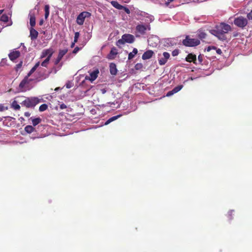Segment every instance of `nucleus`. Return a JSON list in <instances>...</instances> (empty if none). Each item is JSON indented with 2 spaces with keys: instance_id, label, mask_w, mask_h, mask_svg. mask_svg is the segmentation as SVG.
<instances>
[{
  "instance_id": "1",
  "label": "nucleus",
  "mask_w": 252,
  "mask_h": 252,
  "mask_svg": "<svg viewBox=\"0 0 252 252\" xmlns=\"http://www.w3.org/2000/svg\"><path fill=\"white\" fill-rule=\"evenodd\" d=\"M231 29V27L228 24L221 23L220 25L216 26V29L211 30L210 32L219 39L224 40L226 39L225 34L227 33Z\"/></svg>"
},
{
  "instance_id": "2",
  "label": "nucleus",
  "mask_w": 252,
  "mask_h": 252,
  "mask_svg": "<svg viewBox=\"0 0 252 252\" xmlns=\"http://www.w3.org/2000/svg\"><path fill=\"white\" fill-rule=\"evenodd\" d=\"M183 44L187 47H194L200 44V40L197 39L190 38L189 35L186 36V38L183 40Z\"/></svg>"
},
{
  "instance_id": "3",
  "label": "nucleus",
  "mask_w": 252,
  "mask_h": 252,
  "mask_svg": "<svg viewBox=\"0 0 252 252\" xmlns=\"http://www.w3.org/2000/svg\"><path fill=\"white\" fill-rule=\"evenodd\" d=\"M39 102L40 99L37 97L28 98L23 101L24 104L27 107H34Z\"/></svg>"
},
{
  "instance_id": "4",
  "label": "nucleus",
  "mask_w": 252,
  "mask_h": 252,
  "mask_svg": "<svg viewBox=\"0 0 252 252\" xmlns=\"http://www.w3.org/2000/svg\"><path fill=\"white\" fill-rule=\"evenodd\" d=\"M234 23L237 27L243 28L247 25L248 20L246 18L240 16L234 19Z\"/></svg>"
},
{
  "instance_id": "5",
  "label": "nucleus",
  "mask_w": 252,
  "mask_h": 252,
  "mask_svg": "<svg viewBox=\"0 0 252 252\" xmlns=\"http://www.w3.org/2000/svg\"><path fill=\"white\" fill-rule=\"evenodd\" d=\"M91 14L89 12L84 11L79 14L76 19V22L79 25H82L86 18L90 17Z\"/></svg>"
},
{
  "instance_id": "6",
  "label": "nucleus",
  "mask_w": 252,
  "mask_h": 252,
  "mask_svg": "<svg viewBox=\"0 0 252 252\" xmlns=\"http://www.w3.org/2000/svg\"><path fill=\"white\" fill-rule=\"evenodd\" d=\"M150 31L151 30L150 26L149 25H144L143 24H138L136 27V31L141 35H144L146 33L147 30Z\"/></svg>"
},
{
  "instance_id": "7",
  "label": "nucleus",
  "mask_w": 252,
  "mask_h": 252,
  "mask_svg": "<svg viewBox=\"0 0 252 252\" xmlns=\"http://www.w3.org/2000/svg\"><path fill=\"white\" fill-rule=\"evenodd\" d=\"M54 53V50L52 48L43 50L41 53V58H51Z\"/></svg>"
},
{
  "instance_id": "8",
  "label": "nucleus",
  "mask_w": 252,
  "mask_h": 252,
  "mask_svg": "<svg viewBox=\"0 0 252 252\" xmlns=\"http://www.w3.org/2000/svg\"><path fill=\"white\" fill-rule=\"evenodd\" d=\"M99 70L98 69H96L94 70L93 71L91 72L90 73V77L89 76H86L85 77V79L86 80H89L90 81H91V82H93L94 81V80H95L97 76H98V74H99Z\"/></svg>"
},
{
  "instance_id": "9",
  "label": "nucleus",
  "mask_w": 252,
  "mask_h": 252,
  "mask_svg": "<svg viewBox=\"0 0 252 252\" xmlns=\"http://www.w3.org/2000/svg\"><path fill=\"white\" fill-rule=\"evenodd\" d=\"M163 58L158 59V63L160 65H164L167 63L170 56L169 53L166 52H163Z\"/></svg>"
},
{
  "instance_id": "10",
  "label": "nucleus",
  "mask_w": 252,
  "mask_h": 252,
  "mask_svg": "<svg viewBox=\"0 0 252 252\" xmlns=\"http://www.w3.org/2000/svg\"><path fill=\"white\" fill-rule=\"evenodd\" d=\"M122 38L125 40V43H132L135 40L134 36L130 34H125L122 35Z\"/></svg>"
},
{
  "instance_id": "11",
  "label": "nucleus",
  "mask_w": 252,
  "mask_h": 252,
  "mask_svg": "<svg viewBox=\"0 0 252 252\" xmlns=\"http://www.w3.org/2000/svg\"><path fill=\"white\" fill-rule=\"evenodd\" d=\"M38 35V32L33 27H31L30 29V37L32 41L35 40L37 38Z\"/></svg>"
},
{
  "instance_id": "12",
  "label": "nucleus",
  "mask_w": 252,
  "mask_h": 252,
  "mask_svg": "<svg viewBox=\"0 0 252 252\" xmlns=\"http://www.w3.org/2000/svg\"><path fill=\"white\" fill-rule=\"evenodd\" d=\"M154 54V52L152 50H149L144 53L142 55V58L144 60H148L151 58Z\"/></svg>"
},
{
  "instance_id": "13",
  "label": "nucleus",
  "mask_w": 252,
  "mask_h": 252,
  "mask_svg": "<svg viewBox=\"0 0 252 252\" xmlns=\"http://www.w3.org/2000/svg\"><path fill=\"white\" fill-rule=\"evenodd\" d=\"M117 49L114 47L111 48L109 54L107 55V58L109 60H113L115 58V56L117 55Z\"/></svg>"
},
{
  "instance_id": "14",
  "label": "nucleus",
  "mask_w": 252,
  "mask_h": 252,
  "mask_svg": "<svg viewBox=\"0 0 252 252\" xmlns=\"http://www.w3.org/2000/svg\"><path fill=\"white\" fill-rule=\"evenodd\" d=\"M30 17V24L31 27H34L35 25V16L33 13L32 11L30 12L29 14Z\"/></svg>"
},
{
  "instance_id": "15",
  "label": "nucleus",
  "mask_w": 252,
  "mask_h": 252,
  "mask_svg": "<svg viewBox=\"0 0 252 252\" xmlns=\"http://www.w3.org/2000/svg\"><path fill=\"white\" fill-rule=\"evenodd\" d=\"M186 61L188 62L191 63L193 62L194 63H196V57L195 55L190 53L188 55L186 58Z\"/></svg>"
},
{
  "instance_id": "16",
  "label": "nucleus",
  "mask_w": 252,
  "mask_h": 252,
  "mask_svg": "<svg viewBox=\"0 0 252 252\" xmlns=\"http://www.w3.org/2000/svg\"><path fill=\"white\" fill-rule=\"evenodd\" d=\"M110 73L113 75H116L117 73L116 65L114 63H111L109 65Z\"/></svg>"
},
{
  "instance_id": "17",
  "label": "nucleus",
  "mask_w": 252,
  "mask_h": 252,
  "mask_svg": "<svg viewBox=\"0 0 252 252\" xmlns=\"http://www.w3.org/2000/svg\"><path fill=\"white\" fill-rule=\"evenodd\" d=\"M8 57L13 63L16 62V49H13L11 50L10 52L8 54Z\"/></svg>"
},
{
  "instance_id": "18",
  "label": "nucleus",
  "mask_w": 252,
  "mask_h": 252,
  "mask_svg": "<svg viewBox=\"0 0 252 252\" xmlns=\"http://www.w3.org/2000/svg\"><path fill=\"white\" fill-rule=\"evenodd\" d=\"M212 50H215L216 53L219 55H220L222 53L221 50L219 48H217L215 46H208L206 49L207 52H210Z\"/></svg>"
},
{
  "instance_id": "19",
  "label": "nucleus",
  "mask_w": 252,
  "mask_h": 252,
  "mask_svg": "<svg viewBox=\"0 0 252 252\" xmlns=\"http://www.w3.org/2000/svg\"><path fill=\"white\" fill-rule=\"evenodd\" d=\"M111 4L113 7L119 10H122L123 8V5L119 4V2L117 1H111Z\"/></svg>"
},
{
  "instance_id": "20",
  "label": "nucleus",
  "mask_w": 252,
  "mask_h": 252,
  "mask_svg": "<svg viewBox=\"0 0 252 252\" xmlns=\"http://www.w3.org/2000/svg\"><path fill=\"white\" fill-rule=\"evenodd\" d=\"M31 119L32 121V124L33 126H35L36 125H38L41 122V119L39 117L36 118H32V117L31 118Z\"/></svg>"
},
{
  "instance_id": "21",
  "label": "nucleus",
  "mask_w": 252,
  "mask_h": 252,
  "mask_svg": "<svg viewBox=\"0 0 252 252\" xmlns=\"http://www.w3.org/2000/svg\"><path fill=\"white\" fill-rule=\"evenodd\" d=\"M25 130L27 133L29 134L36 131L35 128L30 125L27 126L25 127Z\"/></svg>"
},
{
  "instance_id": "22",
  "label": "nucleus",
  "mask_w": 252,
  "mask_h": 252,
  "mask_svg": "<svg viewBox=\"0 0 252 252\" xmlns=\"http://www.w3.org/2000/svg\"><path fill=\"white\" fill-rule=\"evenodd\" d=\"M138 53V50L136 48H134L132 51L128 54V59L130 60L132 59L135 55H136Z\"/></svg>"
},
{
  "instance_id": "23",
  "label": "nucleus",
  "mask_w": 252,
  "mask_h": 252,
  "mask_svg": "<svg viewBox=\"0 0 252 252\" xmlns=\"http://www.w3.org/2000/svg\"><path fill=\"white\" fill-rule=\"evenodd\" d=\"M120 117V115H117V116H115L111 117L108 120L106 121V122L105 123V125H108L112 122L117 120Z\"/></svg>"
},
{
  "instance_id": "24",
  "label": "nucleus",
  "mask_w": 252,
  "mask_h": 252,
  "mask_svg": "<svg viewBox=\"0 0 252 252\" xmlns=\"http://www.w3.org/2000/svg\"><path fill=\"white\" fill-rule=\"evenodd\" d=\"M27 84V81L26 79H24L22 81V82L20 83L19 87V89L21 91H24V88L25 86Z\"/></svg>"
},
{
  "instance_id": "25",
  "label": "nucleus",
  "mask_w": 252,
  "mask_h": 252,
  "mask_svg": "<svg viewBox=\"0 0 252 252\" xmlns=\"http://www.w3.org/2000/svg\"><path fill=\"white\" fill-rule=\"evenodd\" d=\"M8 16L5 14H2L1 16L0 17V21L4 23L7 22L8 21Z\"/></svg>"
},
{
  "instance_id": "26",
  "label": "nucleus",
  "mask_w": 252,
  "mask_h": 252,
  "mask_svg": "<svg viewBox=\"0 0 252 252\" xmlns=\"http://www.w3.org/2000/svg\"><path fill=\"white\" fill-rule=\"evenodd\" d=\"M206 34L205 32L202 31H199L198 33V37L201 39H203L206 38Z\"/></svg>"
},
{
  "instance_id": "27",
  "label": "nucleus",
  "mask_w": 252,
  "mask_h": 252,
  "mask_svg": "<svg viewBox=\"0 0 252 252\" xmlns=\"http://www.w3.org/2000/svg\"><path fill=\"white\" fill-rule=\"evenodd\" d=\"M67 51L68 50L67 49L60 50L59 52L58 56L62 59L63 56L66 54Z\"/></svg>"
},
{
  "instance_id": "28",
  "label": "nucleus",
  "mask_w": 252,
  "mask_h": 252,
  "mask_svg": "<svg viewBox=\"0 0 252 252\" xmlns=\"http://www.w3.org/2000/svg\"><path fill=\"white\" fill-rule=\"evenodd\" d=\"M49 8L50 7L48 5H46L45 6L44 10H45V19H47L49 15V13H50Z\"/></svg>"
},
{
  "instance_id": "29",
  "label": "nucleus",
  "mask_w": 252,
  "mask_h": 252,
  "mask_svg": "<svg viewBox=\"0 0 252 252\" xmlns=\"http://www.w3.org/2000/svg\"><path fill=\"white\" fill-rule=\"evenodd\" d=\"M7 59L6 58L2 59L1 62H0V66H4L5 65H8L7 63Z\"/></svg>"
},
{
  "instance_id": "30",
  "label": "nucleus",
  "mask_w": 252,
  "mask_h": 252,
  "mask_svg": "<svg viewBox=\"0 0 252 252\" xmlns=\"http://www.w3.org/2000/svg\"><path fill=\"white\" fill-rule=\"evenodd\" d=\"M48 108V105L46 104H43L39 106V111L43 112Z\"/></svg>"
},
{
  "instance_id": "31",
  "label": "nucleus",
  "mask_w": 252,
  "mask_h": 252,
  "mask_svg": "<svg viewBox=\"0 0 252 252\" xmlns=\"http://www.w3.org/2000/svg\"><path fill=\"white\" fill-rule=\"evenodd\" d=\"M51 58H47L43 62L41 63V65L44 67H47Z\"/></svg>"
},
{
  "instance_id": "32",
  "label": "nucleus",
  "mask_w": 252,
  "mask_h": 252,
  "mask_svg": "<svg viewBox=\"0 0 252 252\" xmlns=\"http://www.w3.org/2000/svg\"><path fill=\"white\" fill-rule=\"evenodd\" d=\"M182 88H183L182 85H178V86H176V87H175L173 89V92H175V93H176L178 92L179 91H180L182 89Z\"/></svg>"
},
{
  "instance_id": "33",
  "label": "nucleus",
  "mask_w": 252,
  "mask_h": 252,
  "mask_svg": "<svg viewBox=\"0 0 252 252\" xmlns=\"http://www.w3.org/2000/svg\"><path fill=\"white\" fill-rule=\"evenodd\" d=\"M125 43V40L123 39V38L122 37V39H120L117 41L116 42V45L119 46L120 45H123Z\"/></svg>"
},
{
  "instance_id": "34",
  "label": "nucleus",
  "mask_w": 252,
  "mask_h": 252,
  "mask_svg": "<svg viewBox=\"0 0 252 252\" xmlns=\"http://www.w3.org/2000/svg\"><path fill=\"white\" fill-rule=\"evenodd\" d=\"M79 32H76L75 33L74 38V42H77L78 41V38L79 37Z\"/></svg>"
},
{
  "instance_id": "35",
  "label": "nucleus",
  "mask_w": 252,
  "mask_h": 252,
  "mask_svg": "<svg viewBox=\"0 0 252 252\" xmlns=\"http://www.w3.org/2000/svg\"><path fill=\"white\" fill-rule=\"evenodd\" d=\"M179 53V51L178 49H175L172 52V55L174 57L177 56Z\"/></svg>"
},
{
  "instance_id": "36",
  "label": "nucleus",
  "mask_w": 252,
  "mask_h": 252,
  "mask_svg": "<svg viewBox=\"0 0 252 252\" xmlns=\"http://www.w3.org/2000/svg\"><path fill=\"white\" fill-rule=\"evenodd\" d=\"M143 67V65L142 63H137L135 65V68L136 70H138L141 69Z\"/></svg>"
},
{
  "instance_id": "37",
  "label": "nucleus",
  "mask_w": 252,
  "mask_h": 252,
  "mask_svg": "<svg viewBox=\"0 0 252 252\" xmlns=\"http://www.w3.org/2000/svg\"><path fill=\"white\" fill-rule=\"evenodd\" d=\"M8 109L7 107H5L2 104H0V111H3L5 110H7Z\"/></svg>"
},
{
  "instance_id": "38",
  "label": "nucleus",
  "mask_w": 252,
  "mask_h": 252,
  "mask_svg": "<svg viewBox=\"0 0 252 252\" xmlns=\"http://www.w3.org/2000/svg\"><path fill=\"white\" fill-rule=\"evenodd\" d=\"M62 59L61 58H60V57H59L58 56L57 58L56 59V61H55V64L57 65L60 63V62L61 61Z\"/></svg>"
},
{
  "instance_id": "39",
  "label": "nucleus",
  "mask_w": 252,
  "mask_h": 252,
  "mask_svg": "<svg viewBox=\"0 0 252 252\" xmlns=\"http://www.w3.org/2000/svg\"><path fill=\"white\" fill-rule=\"evenodd\" d=\"M122 9H123L127 14H130V10L128 8L124 6H123V8Z\"/></svg>"
},
{
  "instance_id": "40",
  "label": "nucleus",
  "mask_w": 252,
  "mask_h": 252,
  "mask_svg": "<svg viewBox=\"0 0 252 252\" xmlns=\"http://www.w3.org/2000/svg\"><path fill=\"white\" fill-rule=\"evenodd\" d=\"M203 57L202 55H199L198 56V61L199 62V63H202V61H203Z\"/></svg>"
},
{
  "instance_id": "41",
  "label": "nucleus",
  "mask_w": 252,
  "mask_h": 252,
  "mask_svg": "<svg viewBox=\"0 0 252 252\" xmlns=\"http://www.w3.org/2000/svg\"><path fill=\"white\" fill-rule=\"evenodd\" d=\"M35 70L36 69L34 67H33L28 73V76H30L32 73H33L35 71Z\"/></svg>"
},
{
  "instance_id": "42",
  "label": "nucleus",
  "mask_w": 252,
  "mask_h": 252,
  "mask_svg": "<svg viewBox=\"0 0 252 252\" xmlns=\"http://www.w3.org/2000/svg\"><path fill=\"white\" fill-rule=\"evenodd\" d=\"M80 49V48L79 47H76L74 49V50H73V51L72 53H73V54H76V53L79 51V50Z\"/></svg>"
},
{
  "instance_id": "43",
  "label": "nucleus",
  "mask_w": 252,
  "mask_h": 252,
  "mask_svg": "<svg viewBox=\"0 0 252 252\" xmlns=\"http://www.w3.org/2000/svg\"><path fill=\"white\" fill-rule=\"evenodd\" d=\"M174 94H175V92H173V90H172V91H169L167 93L166 96H169L173 95Z\"/></svg>"
},
{
  "instance_id": "44",
  "label": "nucleus",
  "mask_w": 252,
  "mask_h": 252,
  "mask_svg": "<svg viewBox=\"0 0 252 252\" xmlns=\"http://www.w3.org/2000/svg\"><path fill=\"white\" fill-rule=\"evenodd\" d=\"M11 107L14 109L16 110V100H14L13 101L12 103Z\"/></svg>"
},
{
  "instance_id": "45",
  "label": "nucleus",
  "mask_w": 252,
  "mask_h": 252,
  "mask_svg": "<svg viewBox=\"0 0 252 252\" xmlns=\"http://www.w3.org/2000/svg\"><path fill=\"white\" fill-rule=\"evenodd\" d=\"M60 108L61 109H65L66 108V105L64 103H62V104L60 105Z\"/></svg>"
},
{
  "instance_id": "46",
  "label": "nucleus",
  "mask_w": 252,
  "mask_h": 252,
  "mask_svg": "<svg viewBox=\"0 0 252 252\" xmlns=\"http://www.w3.org/2000/svg\"><path fill=\"white\" fill-rule=\"evenodd\" d=\"M170 2H171V1H170V0H167V1H166L165 3V5L166 7H171L170 6Z\"/></svg>"
},
{
  "instance_id": "47",
  "label": "nucleus",
  "mask_w": 252,
  "mask_h": 252,
  "mask_svg": "<svg viewBox=\"0 0 252 252\" xmlns=\"http://www.w3.org/2000/svg\"><path fill=\"white\" fill-rule=\"evenodd\" d=\"M247 17L249 19H252V10L248 14Z\"/></svg>"
},
{
  "instance_id": "48",
  "label": "nucleus",
  "mask_w": 252,
  "mask_h": 252,
  "mask_svg": "<svg viewBox=\"0 0 252 252\" xmlns=\"http://www.w3.org/2000/svg\"><path fill=\"white\" fill-rule=\"evenodd\" d=\"M22 65V62H21L17 64V69L18 68H20L21 67Z\"/></svg>"
},
{
  "instance_id": "49",
  "label": "nucleus",
  "mask_w": 252,
  "mask_h": 252,
  "mask_svg": "<svg viewBox=\"0 0 252 252\" xmlns=\"http://www.w3.org/2000/svg\"><path fill=\"white\" fill-rule=\"evenodd\" d=\"M30 113L27 112L25 113V116L27 117H29L30 116Z\"/></svg>"
},
{
  "instance_id": "50",
  "label": "nucleus",
  "mask_w": 252,
  "mask_h": 252,
  "mask_svg": "<svg viewBox=\"0 0 252 252\" xmlns=\"http://www.w3.org/2000/svg\"><path fill=\"white\" fill-rule=\"evenodd\" d=\"M39 65V62H38V63H36V64L34 65V66L33 67L36 69V68L38 67Z\"/></svg>"
},
{
  "instance_id": "51",
  "label": "nucleus",
  "mask_w": 252,
  "mask_h": 252,
  "mask_svg": "<svg viewBox=\"0 0 252 252\" xmlns=\"http://www.w3.org/2000/svg\"><path fill=\"white\" fill-rule=\"evenodd\" d=\"M44 21L43 19H41L39 21V25L40 26H42L43 24Z\"/></svg>"
},
{
  "instance_id": "52",
  "label": "nucleus",
  "mask_w": 252,
  "mask_h": 252,
  "mask_svg": "<svg viewBox=\"0 0 252 252\" xmlns=\"http://www.w3.org/2000/svg\"><path fill=\"white\" fill-rule=\"evenodd\" d=\"M75 43L76 42H74V41H73V42L71 44V46H70L71 48L74 47Z\"/></svg>"
},
{
  "instance_id": "53",
  "label": "nucleus",
  "mask_w": 252,
  "mask_h": 252,
  "mask_svg": "<svg viewBox=\"0 0 252 252\" xmlns=\"http://www.w3.org/2000/svg\"><path fill=\"white\" fill-rule=\"evenodd\" d=\"M20 55V53L19 51H17V58H18Z\"/></svg>"
},
{
  "instance_id": "54",
  "label": "nucleus",
  "mask_w": 252,
  "mask_h": 252,
  "mask_svg": "<svg viewBox=\"0 0 252 252\" xmlns=\"http://www.w3.org/2000/svg\"><path fill=\"white\" fill-rule=\"evenodd\" d=\"M3 10H0V17L1 16Z\"/></svg>"
},
{
  "instance_id": "55",
  "label": "nucleus",
  "mask_w": 252,
  "mask_h": 252,
  "mask_svg": "<svg viewBox=\"0 0 252 252\" xmlns=\"http://www.w3.org/2000/svg\"><path fill=\"white\" fill-rule=\"evenodd\" d=\"M101 91H102V93L103 94L105 93V92H106V90H105V89H103V90H101Z\"/></svg>"
},
{
  "instance_id": "56",
  "label": "nucleus",
  "mask_w": 252,
  "mask_h": 252,
  "mask_svg": "<svg viewBox=\"0 0 252 252\" xmlns=\"http://www.w3.org/2000/svg\"><path fill=\"white\" fill-rule=\"evenodd\" d=\"M20 108V105L17 104V110L19 109Z\"/></svg>"
},
{
  "instance_id": "57",
  "label": "nucleus",
  "mask_w": 252,
  "mask_h": 252,
  "mask_svg": "<svg viewBox=\"0 0 252 252\" xmlns=\"http://www.w3.org/2000/svg\"><path fill=\"white\" fill-rule=\"evenodd\" d=\"M237 35H238V33L234 34L233 35V36H234V37H236V36H237Z\"/></svg>"
},
{
  "instance_id": "58",
  "label": "nucleus",
  "mask_w": 252,
  "mask_h": 252,
  "mask_svg": "<svg viewBox=\"0 0 252 252\" xmlns=\"http://www.w3.org/2000/svg\"><path fill=\"white\" fill-rule=\"evenodd\" d=\"M233 211H231L230 212H229V213H230V215H231V214L232 213Z\"/></svg>"
},
{
  "instance_id": "59",
  "label": "nucleus",
  "mask_w": 252,
  "mask_h": 252,
  "mask_svg": "<svg viewBox=\"0 0 252 252\" xmlns=\"http://www.w3.org/2000/svg\"><path fill=\"white\" fill-rule=\"evenodd\" d=\"M19 119L24 120V119L22 117H21Z\"/></svg>"
}]
</instances>
